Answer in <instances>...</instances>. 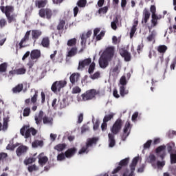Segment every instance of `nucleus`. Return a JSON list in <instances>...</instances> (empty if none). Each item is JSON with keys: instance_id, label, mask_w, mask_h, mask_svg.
<instances>
[{"instance_id": "54", "label": "nucleus", "mask_w": 176, "mask_h": 176, "mask_svg": "<svg viewBox=\"0 0 176 176\" xmlns=\"http://www.w3.org/2000/svg\"><path fill=\"white\" fill-rule=\"evenodd\" d=\"M89 78H91V79H93V80L98 79V78H100V72H96L94 74L91 75Z\"/></svg>"}, {"instance_id": "28", "label": "nucleus", "mask_w": 176, "mask_h": 176, "mask_svg": "<svg viewBox=\"0 0 176 176\" xmlns=\"http://www.w3.org/2000/svg\"><path fill=\"white\" fill-rule=\"evenodd\" d=\"M167 151L169 155H171V153H174V149H176L175 148V144L174 143H168L167 145Z\"/></svg>"}, {"instance_id": "61", "label": "nucleus", "mask_w": 176, "mask_h": 176, "mask_svg": "<svg viewBox=\"0 0 176 176\" xmlns=\"http://www.w3.org/2000/svg\"><path fill=\"white\" fill-rule=\"evenodd\" d=\"M138 112L136 111L135 112L133 115H132V118H131V120L132 122H135V120H137V118H138Z\"/></svg>"}, {"instance_id": "6", "label": "nucleus", "mask_w": 176, "mask_h": 176, "mask_svg": "<svg viewBox=\"0 0 176 176\" xmlns=\"http://www.w3.org/2000/svg\"><path fill=\"white\" fill-rule=\"evenodd\" d=\"M97 94H100V91H97L94 89H89L86 93L82 94L83 101H87L89 100H93Z\"/></svg>"}, {"instance_id": "3", "label": "nucleus", "mask_w": 176, "mask_h": 176, "mask_svg": "<svg viewBox=\"0 0 176 176\" xmlns=\"http://www.w3.org/2000/svg\"><path fill=\"white\" fill-rule=\"evenodd\" d=\"M98 141V138H88L86 144L82 146L78 151V155H87L90 150L93 148V145H96Z\"/></svg>"}, {"instance_id": "62", "label": "nucleus", "mask_w": 176, "mask_h": 176, "mask_svg": "<svg viewBox=\"0 0 176 176\" xmlns=\"http://www.w3.org/2000/svg\"><path fill=\"white\" fill-rule=\"evenodd\" d=\"M100 126V121L98 120H96V122L94 123V130H98V127Z\"/></svg>"}, {"instance_id": "63", "label": "nucleus", "mask_w": 176, "mask_h": 176, "mask_svg": "<svg viewBox=\"0 0 176 176\" xmlns=\"http://www.w3.org/2000/svg\"><path fill=\"white\" fill-rule=\"evenodd\" d=\"M175 65H176V57L173 59V60L170 65V69L174 71V69H175Z\"/></svg>"}, {"instance_id": "32", "label": "nucleus", "mask_w": 176, "mask_h": 176, "mask_svg": "<svg viewBox=\"0 0 176 176\" xmlns=\"http://www.w3.org/2000/svg\"><path fill=\"white\" fill-rule=\"evenodd\" d=\"M174 153H170V164H176V148L173 149Z\"/></svg>"}, {"instance_id": "42", "label": "nucleus", "mask_w": 176, "mask_h": 176, "mask_svg": "<svg viewBox=\"0 0 176 176\" xmlns=\"http://www.w3.org/2000/svg\"><path fill=\"white\" fill-rule=\"evenodd\" d=\"M32 91H34V94L32 97L31 101H32V102H33L34 104V102H36V100L38 98V91H36L35 89H32Z\"/></svg>"}, {"instance_id": "18", "label": "nucleus", "mask_w": 176, "mask_h": 176, "mask_svg": "<svg viewBox=\"0 0 176 176\" xmlns=\"http://www.w3.org/2000/svg\"><path fill=\"white\" fill-rule=\"evenodd\" d=\"M41 58V50H33L30 52V58L31 60H38V58Z\"/></svg>"}, {"instance_id": "31", "label": "nucleus", "mask_w": 176, "mask_h": 176, "mask_svg": "<svg viewBox=\"0 0 176 176\" xmlns=\"http://www.w3.org/2000/svg\"><path fill=\"white\" fill-rule=\"evenodd\" d=\"M78 53V48L76 47H72L67 54V57H74V56H76Z\"/></svg>"}, {"instance_id": "25", "label": "nucleus", "mask_w": 176, "mask_h": 176, "mask_svg": "<svg viewBox=\"0 0 176 176\" xmlns=\"http://www.w3.org/2000/svg\"><path fill=\"white\" fill-rule=\"evenodd\" d=\"M157 34V33L155 30L152 31L147 37L148 42H152L153 43H155V38H156Z\"/></svg>"}, {"instance_id": "27", "label": "nucleus", "mask_w": 176, "mask_h": 176, "mask_svg": "<svg viewBox=\"0 0 176 176\" xmlns=\"http://www.w3.org/2000/svg\"><path fill=\"white\" fill-rule=\"evenodd\" d=\"M30 34H31V31H28L23 38L21 39V42L19 43L20 47H24L23 43L24 42H26V41H28L30 38Z\"/></svg>"}, {"instance_id": "49", "label": "nucleus", "mask_w": 176, "mask_h": 176, "mask_svg": "<svg viewBox=\"0 0 176 176\" xmlns=\"http://www.w3.org/2000/svg\"><path fill=\"white\" fill-rule=\"evenodd\" d=\"M135 31H137V25H133L130 32V38H133L134 36V34H135Z\"/></svg>"}, {"instance_id": "34", "label": "nucleus", "mask_w": 176, "mask_h": 176, "mask_svg": "<svg viewBox=\"0 0 176 176\" xmlns=\"http://www.w3.org/2000/svg\"><path fill=\"white\" fill-rule=\"evenodd\" d=\"M116 113H109V114L106 115L104 118H103V122H109L111 119H113V116H115Z\"/></svg>"}, {"instance_id": "15", "label": "nucleus", "mask_w": 176, "mask_h": 176, "mask_svg": "<svg viewBox=\"0 0 176 176\" xmlns=\"http://www.w3.org/2000/svg\"><path fill=\"white\" fill-rule=\"evenodd\" d=\"M89 36H91V31H88L87 32H84L81 35V45L82 48L80 50V53L81 52H83V47L85 45H86V42L87 41V38H89Z\"/></svg>"}, {"instance_id": "5", "label": "nucleus", "mask_w": 176, "mask_h": 176, "mask_svg": "<svg viewBox=\"0 0 176 176\" xmlns=\"http://www.w3.org/2000/svg\"><path fill=\"white\" fill-rule=\"evenodd\" d=\"M21 135L25 137V138H30L31 137V133L32 135H35L36 134V130L34 128H30L28 126H24L20 131Z\"/></svg>"}, {"instance_id": "53", "label": "nucleus", "mask_w": 176, "mask_h": 176, "mask_svg": "<svg viewBox=\"0 0 176 176\" xmlns=\"http://www.w3.org/2000/svg\"><path fill=\"white\" fill-rule=\"evenodd\" d=\"M31 112V109L30 107H26L23 110V116H30Z\"/></svg>"}, {"instance_id": "24", "label": "nucleus", "mask_w": 176, "mask_h": 176, "mask_svg": "<svg viewBox=\"0 0 176 176\" xmlns=\"http://www.w3.org/2000/svg\"><path fill=\"white\" fill-rule=\"evenodd\" d=\"M42 35V31L41 30H32V38L34 40V42H36V39L39 38Z\"/></svg>"}, {"instance_id": "1", "label": "nucleus", "mask_w": 176, "mask_h": 176, "mask_svg": "<svg viewBox=\"0 0 176 176\" xmlns=\"http://www.w3.org/2000/svg\"><path fill=\"white\" fill-rule=\"evenodd\" d=\"M122 126H123V121L120 119L116 120L110 130L111 133L108 134L109 137V148H113L116 145V141L115 140V135L118 134L120 130H122Z\"/></svg>"}, {"instance_id": "58", "label": "nucleus", "mask_w": 176, "mask_h": 176, "mask_svg": "<svg viewBox=\"0 0 176 176\" xmlns=\"http://www.w3.org/2000/svg\"><path fill=\"white\" fill-rule=\"evenodd\" d=\"M28 170L29 173H32V171H36V170H38V168H36V166L35 165H32L28 166Z\"/></svg>"}, {"instance_id": "30", "label": "nucleus", "mask_w": 176, "mask_h": 176, "mask_svg": "<svg viewBox=\"0 0 176 176\" xmlns=\"http://www.w3.org/2000/svg\"><path fill=\"white\" fill-rule=\"evenodd\" d=\"M43 122L44 124H47V126H52L53 124V118L47 116H45L43 118Z\"/></svg>"}, {"instance_id": "4", "label": "nucleus", "mask_w": 176, "mask_h": 176, "mask_svg": "<svg viewBox=\"0 0 176 176\" xmlns=\"http://www.w3.org/2000/svg\"><path fill=\"white\" fill-rule=\"evenodd\" d=\"M65 86H67V80H62L59 81H56L52 84L51 87V90H52L54 93H58L61 91V90H63V89Z\"/></svg>"}, {"instance_id": "39", "label": "nucleus", "mask_w": 176, "mask_h": 176, "mask_svg": "<svg viewBox=\"0 0 176 176\" xmlns=\"http://www.w3.org/2000/svg\"><path fill=\"white\" fill-rule=\"evenodd\" d=\"M157 52H159V53L164 54V53H166V52L167 51V46H166L165 45H160L157 47Z\"/></svg>"}, {"instance_id": "11", "label": "nucleus", "mask_w": 176, "mask_h": 176, "mask_svg": "<svg viewBox=\"0 0 176 176\" xmlns=\"http://www.w3.org/2000/svg\"><path fill=\"white\" fill-rule=\"evenodd\" d=\"M166 145H161L155 149V153L160 157L161 160H164V157H166Z\"/></svg>"}, {"instance_id": "41", "label": "nucleus", "mask_w": 176, "mask_h": 176, "mask_svg": "<svg viewBox=\"0 0 176 176\" xmlns=\"http://www.w3.org/2000/svg\"><path fill=\"white\" fill-rule=\"evenodd\" d=\"M23 90V84H19L14 88H13L12 91L14 93H20Z\"/></svg>"}, {"instance_id": "9", "label": "nucleus", "mask_w": 176, "mask_h": 176, "mask_svg": "<svg viewBox=\"0 0 176 176\" xmlns=\"http://www.w3.org/2000/svg\"><path fill=\"white\" fill-rule=\"evenodd\" d=\"M102 56L106 57L108 60H112L113 56H115V47L112 46L107 47Z\"/></svg>"}, {"instance_id": "37", "label": "nucleus", "mask_w": 176, "mask_h": 176, "mask_svg": "<svg viewBox=\"0 0 176 176\" xmlns=\"http://www.w3.org/2000/svg\"><path fill=\"white\" fill-rule=\"evenodd\" d=\"M144 23H145V24H146V23H148V20L149 19V17H151V12H149V11L144 10Z\"/></svg>"}, {"instance_id": "56", "label": "nucleus", "mask_w": 176, "mask_h": 176, "mask_svg": "<svg viewBox=\"0 0 176 176\" xmlns=\"http://www.w3.org/2000/svg\"><path fill=\"white\" fill-rule=\"evenodd\" d=\"M25 74V69L19 68L16 69V75H24Z\"/></svg>"}, {"instance_id": "26", "label": "nucleus", "mask_w": 176, "mask_h": 176, "mask_svg": "<svg viewBox=\"0 0 176 176\" xmlns=\"http://www.w3.org/2000/svg\"><path fill=\"white\" fill-rule=\"evenodd\" d=\"M36 6L41 9V8H45L46 5H47V0H37L36 1Z\"/></svg>"}, {"instance_id": "16", "label": "nucleus", "mask_w": 176, "mask_h": 176, "mask_svg": "<svg viewBox=\"0 0 176 176\" xmlns=\"http://www.w3.org/2000/svg\"><path fill=\"white\" fill-rule=\"evenodd\" d=\"M120 54L124 58L125 61L129 62L131 60V54L124 48L120 49Z\"/></svg>"}, {"instance_id": "40", "label": "nucleus", "mask_w": 176, "mask_h": 176, "mask_svg": "<svg viewBox=\"0 0 176 176\" xmlns=\"http://www.w3.org/2000/svg\"><path fill=\"white\" fill-rule=\"evenodd\" d=\"M151 145H152L151 140H149L146 143H144L143 145L144 150L142 151V153H144V151L149 149V148H151Z\"/></svg>"}, {"instance_id": "22", "label": "nucleus", "mask_w": 176, "mask_h": 176, "mask_svg": "<svg viewBox=\"0 0 176 176\" xmlns=\"http://www.w3.org/2000/svg\"><path fill=\"white\" fill-rule=\"evenodd\" d=\"M49 158L46 156H43V153H41L38 155V164L40 166H45L47 163Z\"/></svg>"}, {"instance_id": "2", "label": "nucleus", "mask_w": 176, "mask_h": 176, "mask_svg": "<svg viewBox=\"0 0 176 176\" xmlns=\"http://www.w3.org/2000/svg\"><path fill=\"white\" fill-rule=\"evenodd\" d=\"M146 162L150 163L152 167L157 170H162L163 167L166 166V161L162 160L156 161V155L154 154H150L146 159Z\"/></svg>"}, {"instance_id": "35", "label": "nucleus", "mask_w": 176, "mask_h": 176, "mask_svg": "<svg viewBox=\"0 0 176 176\" xmlns=\"http://www.w3.org/2000/svg\"><path fill=\"white\" fill-rule=\"evenodd\" d=\"M32 148H38V146H43V142L42 140H35L32 144Z\"/></svg>"}, {"instance_id": "17", "label": "nucleus", "mask_w": 176, "mask_h": 176, "mask_svg": "<svg viewBox=\"0 0 176 176\" xmlns=\"http://www.w3.org/2000/svg\"><path fill=\"white\" fill-rule=\"evenodd\" d=\"M129 161H130L129 157L122 160L119 164V166L113 170L112 174H116V173H118L120 170H122V166H127V164H129Z\"/></svg>"}, {"instance_id": "8", "label": "nucleus", "mask_w": 176, "mask_h": 176, "mask_svg": "<svg viewBox=\"0 0 176 176\" xmlns=\"http://www.w3.org/2000/svg\"><path fill=\"white\" fill-rule=\"evenodd\" d=\"M1 10L3 13H5L9 23H12V21H14V17L12 15H10L13 13V7L7 6V7H1Z\"/></svg>"}, {"instance_id": "46", "label": "nucleus", "mask_w": 176, "mask_h": 176, "mask_svg": "<svg viewBox=\"0 0 176 176\" xmlns=\"http://www.w3.org/2000/svg\"><path fill=\"white\" fill-rule=\"evenodd\" d=\"M75 45H76V39L75 38L68 40L67 46H75Z\"/></svg>"}, {"instance_id": "21", "label": "nucleus", "mask_w": 176, "mask_h": 176, "mask_svg": "<svg viewBox=\"0 0 176 176\" xmlns=\"http://www.w3.org/2000/svg\"><path fill=\"white\" fill-rule=\"evenodd\" d=\"M27 151H28V147L25 146H20L17 148L16 152L17 156H21V155H24V153H27Z\"/></svg>"}, {"instance_id": "43", "label": "nucleus", "mask_w": 176, "mask_h": 176, "mask_svg": "<svg viewBox=\"0 0 176 176\" xmlns=\"http://www.w3.org/2000/svg\"><path fill=\"white\" fill-rule=\"evenodd\" d=\"M87 3V0H79L77 2V6H78V8H85Z\"/></svg>"}, {"instance_id": "14", "label": "nucleus", "mask_w": 176, "mask_h": 176, "mask_svg": "<svg viewBox=\"0 0 176 176\" xmlns=\"http://www.w3.org/2000/svg\"><path fill=\"white\" fill-rule=\"evenodd\" d=\"M109 61H111V59H108L106 56L101 55L99 58V65L100 68L105 69V68L109 65Z\"/></svg>"}, {"instance_id": "45", "label": "nucleus", "mask_w": 176, "mask_h": 176, "mask_svg": "<svg viewBox=\"0 0 176 176\" xmlns=\"http://www.w3.org/2000/svg\"><path fill=\"white\" fill-rule=\"evenodd\" d=\"M35 160H36V158H35V157L28 158V159L25 160L24 164L26 166H28V164H31V163H34V162H35Z\"/></svg>"}, {"instance_id": "55", "label": "nucleus", "mask_w": 176, "mask_h": 176, "mask_svg": "<svg viewBox=\"0 0 176 176\" xmlns=\"http://www.w3.org/2000/svg\"><path fill=\"white\" fill-rule=\"evenodd\" d=\"M118 19L117 18H116L113 21L111 22V27L113 30H116V28H118L116 23H118Z\"/></svg>"}, {"instance_id": "29", "label": "nucleus", "mask_w": 176, "mask_h": 176, "mask_svg": "<svg viewBox=\"0 0 176 176\" xmlns=\"http://www.w3.org/2000/svg\"><path fill=\"white\" fill-rule=\"evenodd\" d=\"M120 88V94L121 97H124L129 93V90L126 89V86H119Z\"/></svg>"}, {"instance_id": "20", "label": "nucleus", "mask_w": 176, "mask_h": 176, "mask_svg": "<svg viewBox=\"0 0 176 176\" xmlns=\"http://www.w3.org/2000/svg\"><path fill=\"white\" fill-rule=\"evenodd\" d=\"M79 78H80V74H79L78 73L72 74L69 77L71 83L72 85H75L76 83H78V81L79 80Z\"/></svg>"}, {"instance_id": "60", "label": "nucleus", "mask_w": 176, "mask_h": 176, "mask_svg": "<svg viewBox=\"0 0 176 176\" xmlns=\"http://www.w3.org/2000/svg\"><path fill=\"white\" fill-rule=\"evenodd\" d=\"M112 72L116 76H118L119 74V67L118 66L114 67Z\"/></svg>"}, {"instance_id": "48", "label": "nucleus", "mask_w": 176, "mask_h": 176, "mask_svg": "<svg viewBox=\"0 0 176 176\" xmlns=\"http://www.w3.org/2000/svg\"><path fill=\"white\" fill-rule=\"evenodd\" d=\"M94 69H96V63H92L89 67L88 72L89 74H93L94 72Z\"/></svg>"}, {"instance_id": "52", "label": "nucleus", "mask_w": 176, "mask_h": 176, "mask_svg": "<svg viewBox=\"0 0 176 176\" xmlns=\"http://www.w3.org/2000/svg\"><path fill=\"white\" fill-rule=\"evenodd\" d=\"M7 67H8V65L6 64V63H4L0 65V72H6Z\"/></svg>"}, {"instance_id": "59", "label": "nucleus", "mask_w": 176, "mask_h": 176, "mask_svg": "<svg viewBox=\"0 0 176 176\" xmlns=\"http://www.w3.org/2000/svg\"><path fill=\"white\" fill-rule=\"evenodd\" d=\"M98 12L100 14H101V13L105 14L108 12V7H104L102 8H100L99 9Z\"/></svg>"}, {"instance_id": "47", "label": "nucleus", "mask_w": 176, "mask_h": 176, "mask_svg": "<svg viewBox=\"0 0 176 176\" xmlns=\"http://www.w3.org/2000/svg\"><path fill=\"white\" fill-rule=\"evenodd\" d=\"M65 157H67L65 156V153H61L58 155L57 160H58V162H63V160H64L65 159Z\"/></svg>"}, {"instance_id": "12", "label": "nucleus", "mask_w": 176, "mask_h": 176, "mask_svg": "<svg viewBox=\"0 0 176 176\" xmlns=\"http://www.w3.org/2000/svg\"><path fill=\"white\" fill-rule=\"evenodd\" d=\"M91 63V58H90L80 60L77 68L78 71H83V69H85V67L90 65Z\"/></svg>"}, {"instance_id": "44", "label": "nucleus", "mask_w": 176, "mask_h": 176, "mask_svg": "<svg viewBox=\"0 0 176 176\" xmlns=\"http://www.w3.org/2000/svg\"><path fill=\"white\" fill-rule=\"evenodd\" d=\"M127 85V80L126 79V76H122L120 79V84L118 86H126Z\"/></svg>"}, {"instance_id": "10", "label": "nucleus", "mask_w": 176, "mask_h": 176, "mask_svg": "<svg viewBox=\"0 0 176 176\" xmlns=\"http://www.w3.org/2000/svg\"><path fill=\"white\" fill-rule=\"evenodd\" d=\"M131 131V124L129 122H126L123 129V134L122 136V141H126V139L130 135Z\"/></svg>"}, {"instance_id": "57", "label": "nucleus", "mask_w": 176, "mask_h": 176, "mask_svg": "<svg viewBox=\"0 0 176 176\" xmlns=\"http://www.w3.org/2000/svg\"><path fill=\"white\" fill-rule=\"evenodd\" d=\"M81 89L79 87H74L72 89V93L73 94H78V93H80Z\"/></svg>"}, {"instance_id": "50", "label": "nucleus", "mask_w": 176, "mask_h": 176, "mask_svg": "<svg viewBox=\"0 0 176 176\" xmlns=\"http://www.w3.org/2000/svg\"><path fill=\"white\" fill-rule=\"evenodd\" d=\"M65 25V21H63V20L60 21L57 26V30H63Z\"/></svg>"}, {"instance_id": "19", "label": "nucleus", "mask_w": 176, "mask_h": 176, "mask_svg": "<svg viewBox=\"0 0 176 176\" xmlns=\"http://www.w3.org/2000/svg\"><path fill=\"white\" fill-rule=\"evenodd\" d=\"M76 151L77 149L75 147L67 149L65 152V155L67 159H71V157H72L75 155V153H76Z\"/></svg>"}, {"instance_id": "13", "label": "nucleus", "mask_w": 176, "mask_h": 176, "mask_svg": "<svg viewBox=\"0 0 176 176\" xmlns=\"http://www.w3.org/2000/svg\"><path fill=\"white\" fill-rule=\"evenodd\" d=\"M38 14L41 17H45V16H46V19L49 20L50 19H52L53 12L49 8L41 9L39 10Z\"/></svg>"}, {"instance_id": "36", "label": "nucleus", "mask_w": 176, "mask_h": 176, "mask_svg": "<svg viewBox=\"0 0 176 176\" xmlns=\"http://www.w3.org/2000/svg\"><path fill=\"white\" fill-rule=\"evenodd\" d=\"M65 144H59L54 146V149L58 152H63L65 149Z\"/></svg>"}, {"instance_id": "33", "label": "nucleus", "mask_w": 176, "mask_h": 176, "mask_svg": "<svg viewBox=\"0 0 176 176\" xmlns=\"http://www.w3.org/2000/svg\"><path fill=\"white\" fill-rule=\"evenodd\" d=\"M8 118L3 119V124L2 126V123L0 122V131L3 130V131H6L8 130Z\"/></svg>"}, {"instance_id": "7", "label": "nucleus", "mask_w": 176, "mask_h": 176, "mask_svg": "<svg viewBox=\"0 0 176 176\" xmlns=\"http://www.w3.org/2000/svg\"><path fill=\"white\" fill-rule=\"evenodd\" d=\"M139 157H135L133 159L131 164H130V170H126L122 176H134V171H135V166L138 163Z\"/></svg>"}, {"instance_id": "23", "label": "nucleus", "mask_w": 176, "mask_h": 176, "mask_svg": "<svg viewBox=\"0 0 176 176\" xmlns=\"http://www.w3.org/2000/svg\"><path fill=\"white\" fill-rule=\"evenodd\" d=\"M43 118V111H40L38 113L36 114L34 120L36 124H41L42 119Z\"/></svg>"}, {"instance_id": "38", "label": "nucleus", "mask_w": 176, "mask_h": 176, "mask_svg": "<svg viewBox=\"0 0 176 176\" xmlns=\"http://www.w3.org/2000/svg\"><path fill=\"white\" fill-rule=\"evenodd\" d=\"M42 46L43 47H47L50 45V41L49 40V38L45 37L43 38L42 42H41Z\"/></svg>"}, {"instance_id": "64", "label": "nucleus", "mask_w": 176, "mask_h": 176, "mask_svg": "<svg viewBox=\"0 0 176 176\" xmlns=\"http://www.w3.org/2000/svg\"><path fill=\"white\" fill-rule=\"evenodd\" d=\"M83 122V113H80L78 116V123Z\"/></svg>"}, {"instance_id": "51", "label": "nucleus", "mask_w": 176, "mask_h": 176, "mask_svg": "<svg viewBox=\"0 0 176 176\" xmlns=\"http://www.w3.org/2000/svg\"><path fill=\"white\" fill-rule=\"evenodd\" d=\"M104 35H105V32L101 31L99 34L95 36H96V41H101Z\"/></svg>"}]
</instances>
